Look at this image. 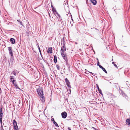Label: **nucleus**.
<instances>
[{
  "instance_id": "nucleus-14",
  "label": "nucleus",
  "mask_w": 130,
  "mask_h": 130,
  "mask_svg": "<svg viewBox=\"0 0 130 130\" xmlns=\"http://www.w3.org/2000/svg\"><path fill=\"white\" fill-rule=\"evenodd\" d=\"M66 50V48H62L61 47L60 51L61 52V53H64Z\"/></svg>"
},
{
  "instance_id": "nucleus-27",
  "label": "nucleus",
  "mask_w": 130,
  "mask_h": 130,
  "mask_svg": "<svg viewBox=\"0 0 130 130\" xmlns=\"http://www.w3.org/2000/svg\"><path fill=\"white\" fill-rule=\"evenodd\" d=\"M56 67L57 68V69L58 70H60V66L58 64L56 65Z\"/></svg>"
},
{
  "instance_id": "nucleus-6",
  "label": "nucleus",
  "mask_w": 130,
  "mask_h": 130,
  "mask_svg": "<svg viewBox=\"0 0 130 130\" xmlns=\"http://www.w3.org/2000/svg\"><path fill=\"white\" fill-rule=\"evenodd\" d=\"M65 81L66 83V84L67 86L69 88H71V87L70 85V83L67 78H65Z\"/></svg>"
},
{
  "instance_id": "nucleus-45",
  "label": "nucleus",
  "mask_w": 130,
  "mask_h": 130,
  "mask_svg": "<svg viewBox=\"0 0 130 130\" xmlns=\"http://www.w3.org/2000/svg\"><path fill=\"white\" fill-rule=\"evenodd\" d=\"M115 84L118 85V83H115Z\"/></svg>"
},
{
  "instance_id": "nucleus-41",
  "label": "nucleus",
  "mask_w": 130,
  "mask_h": 130,
  "mask_svg": "<svg viewBox=\"0 0 130 130\" xmlns=\"http://www.w3.org/2000/svg\"><path fill=\"white\" fill-rule=\"evenodd\" d=\"M69 91H70V93H70L71 92V89H69Z\"/></svg>"
},
{
  "instance_id": "nucleus-28",
  "label": "nucleus",
  "mask_w": 130,
  "mask_h": 130,
  "mask_svg": "<svg viewBox=\"0 0 130 130\" xmlns=\"http://www.w3.org/2000/svg\"><path fill=\"white\" fill-rule=\"evenodd\" d=\"M112 64H113L114 66L116 68H117V66L116 64L114 62H112Z\"/></svg>"
},
{
  "instance_id": "nucleus-40",
  "label": "nucleus",
  "mask_w": 130,
  "mask_h": 130,
  "mask_svg": "<svg viewBox=\"0 0 130 130\" xmlns=\"http://www.w3.org/2000/svg\"><path fill=\"white\" fill-rule=\"evenodd\" d=\"M71 15V20H72L73 21V19H72V15Z\"/></svg>"
},
{
  "instance_id": "nucleus-43",
  "label": "nucleus",
  "mask_w": 130,
  "mask_h": 130,
  "mask_svg": "<svg viewBox=\"0 0 130 130\" xmlns=\"http://www.w3.org/2000/svg\"><path fill=\"white\" fill-rule=\"evenodd\" d=\"M49 15L50 18L51 17V16L49 13Z\"/></svg>"
},
{
  "instance_id": "nucleus-21",
  "label": "nucleus",
  "mask_w": 130,
  "mask_h": 130,
  "mask_svg": "<svg viewBox=\"0 0 130 130\" xmlns=\"http://www.w3.org/2000/svg\"><path fill=\"white\" fill-rule=\"evenodd\" d=\"M109 97H110V98H113L115 97V96L113 95L111 93H109Z\"/></svg>"
},
{
  "instance_id": "nucleus-31",
  "label": "nucleus",
  "mask_w": 130,
  "mask_h": 130,
  "mask_svg": "<svg viewBox=\"0 0 130 130\" xmlns=\"http://www.w3.org/2000/svg\"><path fill=\"white\" fill-rule=\"evenodd\" d=\"M51 121L53 122V123L54 122H55V121L54 120V118H52L51 119Z\"/></svg>"
},
{
  "instance_id": "nucleus-35",
  "label": "nucleus",
  "mask_w": 130,
  "mask_h": 130,
  "mask_svg": "<svg viewBox=\"0 0 130 130\" xmlns=\"http://www.w3.org/2000/svg\"><path fill=\"white\" fill-rule=\"evenodd\" d=\"M51 7H52V9H53V8H54V7L53 6V5H52V4L51 5Z\"/></svg>"
},
{
  "instance_id": "nucleus-23",
  "label": "nucleus",
  "mask_w": 130,
  "mask_h": 130,
  "mask_svg": "<svg viewBox=\"0 0 130 130\" xmlns=\"http://www.w3.org/2000/svg\"><path fill=\"white\" fill-rule=\"evenodd\" d=\"M10 79L11 80V82L13 80L15 79H14V77L13 76H10Z\"/></svg>"
},
{
  "instance_id": "nucleus-8",
  "label": "nucleus",
  "mask_w": 130,
  "mask_h": 130,
  "mask_svg": "<svg viewBox=\"0 0 130 130\" xmlns=\"http://www.w3.org/2000/svg\"><path fill=\"white\" fill-rule=\"evenodd\" d=\"M8 50L9 54L11 55V56H13V53L12 52V47H8Z\"/></svg>"
},
{
  "instance_id": "nucleus-15",
  "label": "nucleus",
  "mask_w": 130,
  "mask_h": 130,
  "mask_svg": "<svg viewBox=\"0 0 130 130\" xmlns=\"http://www.w3.org/2000/svg\"><path fill=\"white\" fill-rule=\"evenodd\" d=\"M126 122L127 125L130 126V119H127L126 120Z\"/></svg>"
},
{
  "instance_id": "nucleus-4",
  "label": "nucleus",
  "mask_w": 130,
  "mask_h": 130,
  "mask_svg": "<svg viewBox=\"0 0 130 130\" xmlns=\"http://www.w3.org/2000/svg\"><path fill=\"white\" fill-rule=\"evenodd\" d=\"M13 85L14 86L16 89H20L18 87L17 85V83L16 82L15 79H13L11 81Z\"/></svg>"
},
{
  "instance_id": "nucleus-1",
  "label": "nucleus",
  "mask_w": 130,
  "mask_h": 130,
  "mask_svg": "<svg viewBox=\"0 0 130 130\" xmlns=\"http://www.w3.org/2000/svg\"><path fill=\"white\" fill-rule=\"evenodd\" d=\"M37 93L38 95L40 96V99L42 102H44L45 100L44 94L43 93V91L42 88H39L37 90Z\"/></svg>"
},
{
  "instance_id": "nucleus-17",
  "label": "nucleus",
  "mask_w": 130,
  "mask_h": 130,
  "mask_svg": "<svg viewBox=\"0 0 130 130\" xmlns=\"http://www.w3.org/2000/svg\"><path fill=\"white\" fill-rule=\"evenodd\" d=\"M90 1L93 5H95L96 4L97 1L96 0H90Z\"/></svg>"
},
{
  "instance_id": "nucleus-29",
  "label": "nucleus",
  "mask_w": 130,
  "mask_h": 130,
  "mask_svg": "<svg viewBox=\"0 0 130 130\" xmlns=\"http://www.w3.org/2000/svg\"><path fill=\"white\" fill-rule=\"evenodd\" d=\"M62 47H62V48H66V45H65V44H62Z\"/></svg>"
},
{
  "instance_id": "nucleus-3",
  "label": "nucleus",
  "mask_w": 130,
  "mask_h": 130,
  "mask_svg": "<svg viewBox=\"0 0 130 130\" xmlns=\"http://www.w3.org/2000/svg\"><path fill=\"white\" fill-rule=\"evenodd\" d=\"M14 130H19L17 122L15 120H13V121Z\"/></svg>"
},
{
  "instance_id": "nucleus-24",
  "label": "nucleus",
  "mask_w": 130,
  "mask_h": 130,
  "mask_svg": "<svg viewBox=\"0 0 130 130\" xmlns=\"http://www.w3.org/2000/svg\"><path fill=\"white\" fill-rule=\"evenodd\" d=\"M17 21L19 23H20L21 25L23 26H24L22 22L20 20H18Z\"/></svg>"
},
{
  "instance_id": "nucleus-37",
  "label": "nucleus",
  "mask_w": 130,
  "mask_h": 130,
  "mask_svg": "<svg viewBox=\"0 0 130 130\" xmlns=\"http://www.w3.org/2000/svg\"><path fill=\"white\" fill-rule=\"evenodd\" d=\"M0 115H3V112H0Z\"/></svg>"
},
{
  "instance_id": "nucleus-26",
  "label": "nucleus",
  "mask_w": 130,
  "mask_h": 130,
  "mask_svg": "<svg viewBox=\"0 0 130 130\" xmlns=\"http://www.w3.org/2000/svg\"><path fill=\"white\" fill-rule=\"evenodd\" d=\"M38 49H39V52L40 53V55H41V50H40V47H39V46L38 45Z\"/></svg>"
},
{
  "instance_id": "nucleus-16",
  "label": "nucleus",
  "mask_w": 130,
  "mask_h": 130,
  "mask_svg": "<svg viewBox=\"0 0 130 130\" xmlns=\"http://www.w3.org/2000/svg\"><path fill=\"white\" fill-rule=\"evenodd\" d=\"M99 68L102 69V70L106 73H107V71L102 66H99Z\"/></svg>"
},
{
  "instance_id": "nucleus-34",
  "label": "nucleus",
  "mask_w": 130,
  "mask_h": 130,
  "mask_svg": "<svg viewBox=\"0 0 130 130\" xmlns=\"http://www.w3.org/2000/svg\"><path fill=\"white\" fill-rule=\"evenodd\" d=\"M89 72L90 74H92L93 75V76H94V74L92 72Z\"/></svg>"
},
{
  "instance_id": "nucleus-46",
  "label": "nucleus",
  "mask_w": 130,
  "mask_h": 130,
  "mask_svg": "<svg viewBox=\"0 0 130 130\" xmlns=\"http://www.w3.org/2000/svg\"><path fill=\"white\" fill-rule=\"evenodd\" d=\"M111 61H113V59H112Z\"/></svg>"
},
{
  "instance_id": "nucleus-5",
  "label": "nucleus",
  "mask_w": 130,
  "mask_h": 130,
  "mask_svg": "<svg viewBox=\"0 0 130 130\" xmlns=\"http://www.w3.org/2000/svg\"><path fill=\"white\" fill-rule=\"evenodd\" d=\"M61 55L63 58V59L66 62V63H68V60L67 59V56L66 55V54L64 53H61Z\"/></svg>"
},
{
  "instance_id": "nucleus-22",
  "label": "nucleus",
  "mask_w": 130,
  "mask_h": 130,
  "mask_svg": "<svg viewBox=\"0 0 130 130\" xmlns=\"http://www.w3.org/2000/svg\"><path fill=\"white\" fill-rule=\"evenodd\" d=\"M57 16L58 17V19L60 20V21H61V17L60 16V15L58 13L56 14Z\"/></svg>"
},
{
  "instance_id": "nucleus-42",
  "label": "nucleus",
  "mask_w": 130,
  "mask_h": 130,
  "mask_svg": "<svg viewBox=\"0 0 130 130\" xmlns=\"http://www.w3.org/2000/svg\"><path fill=\"white\" fill-rule=\"evenodd\" d=\"M1 127H3V125H2V123H1Z\"/></svg>"
},
{
  "instance_id": "nucleus-20",
  "label": "nucleus",
  "mask_w": 130,
  "mask_h": 130,
  "mask_svg": "<svg viewBox=\"0 0 130 130\" xmlns=\"http://www.w3.org/2000/svg\"><path fill=\"white\" fill-rule=\"evenodd\" d=\"M63 44H66V42L64 38L61 40V45H62Z\"/></svg>"
},
{
  "instance_id": "nucleus-39",
  "label": "nucleus",
  "mask_w": 130,
  "mask_h": 130,
  "mask_svg": "<svg viewBox=\"0 0 130 130\" xmlns=\"http://www.w3.org/2000/svg\"><path fill=\"white\" fill-rule=\"evenodd\" d=\"M3 115H0V118H2Z\"/></svg>"
},
{
  "instance_id": "nucleus-49",
  "label": "nucleus",
  "mask_w": 130,
  "mask_h": 130,
  "mask_svg": "<svg viewBox=\"0 0 130 130\" xmlns=\"http://www.w3.org/2000/svg\"><path fill=\"white\" fill-rule=\"evenodd\" d=\"M79 50L81 51V49H79Z\"/></svg>"
},
{
  "instance_id": "nucleus-7",
  "label": "nucleus",
  "mask_w": 130,
  "mask_h": 130,
  "mask_svg": "<svg viewBox=\"0 0 130 130\" xmlns=\"http://www.w3.org/2000/svg\"><path fill=\"white\" fill-rule=\"evenodd\" d=\"M61 115L62 118L65 119L67 116V113L66 112L64 111L61 113Z\"/></svg>"
},
{
  "instance_id": "nucleus-2",
  "label": "nucleus",
  "mask_w": 130,
  "mask_h": 130,
  "mask_svg": "<svg viewBox=\"0 0 130 130\" xmlns=\"http://www.w3.org/2000/svg\"><path fill=\"white\" fill-rule=\"evenodd\" d=\"M119 89L120 90L119 91V93L121 94L123 97L125 98L126 99H127V95L123 92V91L121 89L120 87L119 86Z\"/></svg>"
},
{
  "instance_id": "nucleus-9",
  "label": "nucleus",
  "mask_w": 130,
  "mask_h": 130,
  "mask_svg": "<svg viewBox=\"0 0 130 130\" xmlns=\"http://www.w3.org/2000/svg\"><path fill=\"white\" fill-rule=\"evenodd\" d=\"M10 61L11 66H12L13 64L14 61V58L13 56L11 57L10 58Z\"/></svg>"
},
{
  "instance_id": "nucleus-30",
  "label": "nucleus",
  "mask_w": 130,
  "mask_h": 130,
  "mask_svg": "<svg viewBox=\"0 0 130 130\" xmlns=\"http://www.w3.org/2000/svg\"><path fill=\"white\" fill-rule=\"evenodd\" d=\"M0 122L1 123H2V118H0Z\"/></svg>"
},
{
  "instance_id": "nucleus-36",
  "label": "nucleus",
  "mask_w": 130,
  "mask_h": 130,
  "mask_svg": "<svg viewBox=\"0 0 130 130\" xmlns=\"http://www.w3.org/2000/svg\"><path fill=\"white\" fill-rule=\"evenodd\" d=\"M28 66L29 67H28L29 69H30L31 68V66Z\"/></svg>"
},
{
  "instance_id": "nucleus-38",
  "label": "nucleus",
  "mask_w": 130,
  "mask_h": 130,
  "mask_svg": "<svg viewBox=\"0 0 130 130\" xmlns=\"http://www.w3.org/2000/svg\"><path fill=\"white\" fill-rule=\"evenodd\" d=\"M68 129L69 130H71V128L69 127H68Z\"/></svg>"
},
{
  "instance_id": "nucleus-19",
  "label": "nucleus",
  "mask_w": 130,
  "mask_h": 130,
  "mask_svg": "<svg viewBox=\"0 0 130 130\" xmlns=\"http://www.w3.org/2000/svg\"><path fill=\"white\" fill-rule=\"evenodd\" d=\"M54 62L56 63L57 62V56L56 55H55L54 56Z\"/></svg>"
},
{
  "instance_id": "nucleus-12",
  "label": "nucleus",
  "mask_w": 130,
  "mask_h": 130,
  "mask_svg": "<svg viewBox=\"0 0 130 130\" xmlns=\"http://www.w3.org/2000/svg\"><path fill=\"white\" fill-rule=\"evenodd\" d=\"M10 41L12 44H14L15 43V39L13 38H11L10 39Z\"/></svg>"
},
{
  "instance_id": "nucleus-18",
  "label": "nucleus",
  "mask_w": 130,
  "mask_h": 130,
  "mask_svg": "<svg viewBox=\"0 0 130 130\" xmlns=\"http://www.w3.org/2000/svg\"><path fill=\"white\" fill-rule=\"evenodd\" d=\"M52 9L53 12V13L54 14H57L58 13L57 12V11H56L55 8H53V9Z\"/></svg>"
},
{
  "instance_id": "nucleus-48",
  "label": "nucleus",
  "mask_w": 130,
  "mask_h": 130,
  "mask_svg": "<svg viewBox=\"0 0 130 130\" xmlns=\"http://www.w3.org/2000/svg\"><path fill=\"white\" fill-rule=\"evenodd\" d=\"M69 12L70 13V11H69Z\"/></svg>"
},
{
  "instance_id": "nucleus-33",
  "label": "nucleus",
  "mask_w": 130,
  "mask_h": 130,
  "mask_svg": "<svg viewBox=\"0 0 130 130\" xmlns=\"http://www.w3.org/2000/svg\"><path fill=\"white\" fill-rule=\"evenodd\" d=\"M0 112H2V108H0Z\"/></svg>"
},
{
  "instance_id": "nucleus-25",
  "label": "nucleus",
  "mask_w": 130,
  "mask_h": 130,
  "mask_svg": "<svg viewBox=\"0 0 130 130\" xmlns=\"http://www.w3.org/2000/svg\"><path fill=\"white\" fill-rule=\"evenodd\" d=\"M54 124L55 126L57 127H59V126L57 124V123L55 121L53 123Z\"/></svg>"
},
{
  "instance_id": "nucleus-47",
  "label": "nucleus",
  "mask_w": 130,
  "mask_h": 130,
  "mask_svg": "<svg viewBox=\"0 0 130 130\" xmlns=\"http://www.w3.org/2000/svg\"><path fill=\"white\" fill-rule=\"evenodd\" d=\"M97 60H98V59L97 58Z\"/></svg>"
},
{
  "instance_id": "nucleus-13",
  "label": "nucleus",
  "mask_w": 130,
  "mask_h": 130,
  "mask_svg": "<svg viewBox=\"0 0 130 130\" xmlns=\"http://www.w3.org/2000/svg\"><path fill=\"white\" fill-rule=\"evenodd\" d=\"M52 47H49L47 51V52L48 53H50V54L52 53Z\"/></svg>"
},
{
  "instance_id": "nucleus-32",
  "label": "nucleus",
  "mask_w": 130,
  "mask_h": 130,
  "mask_svg": "<svg viewBox=\"0 0 130 130\" xmlns=\"http://www.w3.org/2000/svg\"><path fill=\"white\" fill-rule=\"evenodd\" d=\"M97 65L98 66H99H99H101V65H100V63L99 61H98L97 62Z\"/></svg>"
},
{
  "instance_id": "nucleus-11",
  "label": "nucleus",
  "mask_w": 130,
  "mask_h": 130,
  "mask_svg": "<svg viewBox=\"0 0 130 130\" xmlns=\"http://www.w3.org/2000/svg\"><path fill=\"white\" fill-rule=\"evenodd\" d=\"M19 72L17 70H14L11 73V74H12L13 75H14V76H16L17 75V73H18Z\"/></svg>"
},
{
  "instance_id": "nucleus-44",
  "label": "nucleus",
  "mask_w": 130,
  "mask_h": 130,
  "mask_svg": "<svg viewBox=\"0 0 130 130\" xmlns=\"http://www.w3.org/2000/svg\"><path fill=\"white\" fill-rule=\"evenodd\" d=\"M92 128H93V129H95V130L96 129L94 127H92Z\"/></svg>"
},
{
  "instance_id": "nucleus-10",
  "label": "nucleus",
  "mask_w": 130,
  "mask_h": 130,
  "mask_svg": "<svg viewBox=\"0 0 130 130\" xmlns=\"http://www.w3.org/2000/svg\"><path fill=\"white\" fill-rule=\"evenodd\" d=\"M96 88H97L99 93L103 96V94L102 93L101 90L99 88V86L98 84H96Z\"/></svg>"
}]
</instances>
